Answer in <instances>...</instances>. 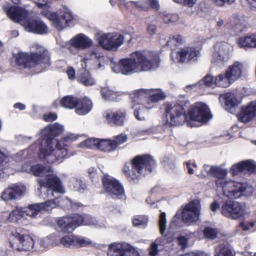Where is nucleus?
<instances>
[{
  "instance_id": "nucleus-1",
  "label": "nucleus",
  "mask_w": 256,
  "mask_h": 256,
  "mask_svg": "<svg viewBox=\"0 0 256 256\" xmlns=\"http://www.w3.org/2000/svg\"><path fill=\"white\" fill-rule=\"evenodd\" d=\"M64 130L62 125L55 123L48 126L42 130L41 139L31 146L32 148L38 143V156L42 160L52 164L56 162H61L69 156L66 146L72 141V136L64 137L60 141L54 139L62 132Z\"/></svg>"
},
{
  "instance_id": "nucleus-2",
  "label": "nucleus",
  "mask_w": 256,
  "mask_h": 256,
  "mask_svg": "<svg viewBox=\"0 0 256 256\" xmlns=\"http://www.w3.org/2000/svg\"><path fill=\"white\" fill-rule=\"evenodd\" d=\"M160 58L156 54L147 56L144 52L136 51L129 58L122 59L118 63L111 62L112 72L128 76L134 73L154 70L159 66Z\"/></svg>"
},
{
  "instance_id": "nucleus-3",
  "label": "nucleus",
  "mask_w": 256,
  "mask_h": 256,
  "mask_svg": "<svg viewBox=\"0 0 256 256\" xmlns=\"http://www.w3.org/2000/svg\"><path fill=\"white\" fill-rule=\"evenodd\" d=\"M227 174L226 170L218 166H213L212 176L218 178L216 182L218 186L222 188L224 194L230 199L238 198L242 194L247 196L252 192V188L246 183L226 181L224 177Z\"/></svg>"
},
{
  "instance_id": "nucleus-4",
  "label": "nucleus",
  "mask_w": 256,
  "mask_h": 256,
  "mask_svg": "<svg viewBox=\"0 0 256 256\" xmlns=\"http://www.w3.org/2000/svg\"><path fill=\"white\" fill-rule=\"evenodd\" d=\"M15 58L16 64L20 68H30L40 66L42 70L49 66L50 64L48 52L38 44L32 46L30 54L20 52Z\"/></svg>"
},
{
  "instance_id": "nucleus-5",
  "label": "nucleus",
  "mask_w": 256,
  "mask_h": 256,
  "mask_svg": "<svg viewBox=\"0 0 256 256\" xmlns=\"http://www.w3.org/2000/svg\"><path fill=\"white\" fill-rule=\"evenodd\" d=\"M6 14L12 21L20 23L28 32L40 34L48 33V26L40 20L30 18L29 12L22 8L10 6Z\"/></svg>"
},
{
  "instance_id": "nucleus-6",
  "label": "nucleus",
  "mask_w": 256,
  "mask_h": 256,
  "mask_svg": "<svg viewBox=\"0 0 256 256\" xmlns=\"http://www.w3.org/2000/svg\"><path fill=\"white\" fill-rule=\"evenodd\" d=\"M131 169L125 165L124 171L128 180H137L140 175H145L152 171L156 166L155 160L149 155L138 156L132 161Z\"/></svg>"
},
{
  "instance_id": "nucleus-7",
  "label": "nucleus",
  "mask_w": 256,
  "mask_h": 256,
  "mask_svg": "<svg viewBox=\"0 0 256 256\" xmlns=\"http://www.w3.org/2000/svg\"><path fill=\"white\" fill-rule=\"evenodd\" d=\"M59 204L57 198L48 200L44 202L36 203L28 206L26 208L16 207L9 214L8 220L16 222L18 220L25 216L36 218L41 210H49Z\"/></svg>"
},
{
  "instance_id": "nucleus-8",
  "label": "nucleus",
  "mask_w": 256,
  "mask_h": 256,
  "mask_svg": "<svg viewBox=\"0 0 256 256\" xmlns=\"http://www.w3.org/2000/svg\"><path fill=\"white\" fill-rule=\"evenodd\" d=\"M36 4L42 9V14L52 21L56 28L59 30L70 26L69 22L74 18L72 12L66 8H63V14H60L46 10L48 0H38Z\"/></svg>"
},
{
  "instance_id": "nucleus-9",
  "label": "nucleus",
  "mask_w": 256,
  "mask_h": 256,
  "mask_svg": "<svg viewBox=\"0 0 256 256\" xmlns=\"http://www.w3.org/2000/svg\"><path fill=\"white\" fill-rule=\"evenodd\" d=\"M165 112L168 121L172 126L182 124L186 121L188 118L184 108L176 102L166 104Z\"/></svg>"
},
{
  "instance_id": "nucleus-10",
  "label": "nucleus",
  "mask_w": 256,
  "mask_h": 256,
  "mask_svg": "<svg viewBox=\"0 0 256 256\" xmlns=\"http://www.w3.org/2000/svg\"><path fill=\"white\" fill-rule=\"evenodd\" d=\"M104 192L114 199H124L126 194L122 186L116 179L109 176L102 178Z\"/></svg>"
},
{
  "instance_id": "nucleus-11",
  "label": "nucleus",
  "mask_w": 256,
  "mask_h": 256,
  "mask_svg": "<svg viewBox=\"0 0 256 256\" xmlns=\"http://www.w3.org/2000/svg\"><path fill=\"white\" fill-rule=\"evenodd\" d=\"M40 187L38 190L40 193L41 190L43 188L48 194L49 192L52 194L54 192L60 194L65 192L64 188L62 186L60 180L55 174H47L46 178V181L41 179L38 180Z\"/></svg>"
},
{
  "instance_id": "nucleus-12",
  "label": "nucleus",
  "mask_w": 256,
  "mask_h": 256,
  "mask_svg": "<svg viewBox=\"0 0 256 256\" xmlns=\"http://www.w3.org/2000/svg\"><path fill=\"white\" fill-rule=\"evenodd\" d=\"M10 240L12 248L18 251L30 250L34 246V240L32 237L16 232L11 234Z\"/></svg>"
},
{
  "instance_id": "nucleus-13",
  "label": "nucleus",
  "mask_w": 256,
  "mask_h": 256,
  "mask_svg": "<svg viewBox=\"0 0 256 256\" xmlns=\"http://www.w3.org/2000/svg\"><path fill=\"white\" fill-rule=\"evenodd\" d=\"M222 214L226 217L238 219L244 214V208L240 202L232 200H225L221 204Z\"/></svg>"
},
{
  "instance_id": "nucleus-14",
  "label": "nucleus",
  "mask_w": 256,
  "mask_h": 256,
  "mask_svg": "<svg viewBox=\"0 0 256 256\" xmlns=\"http://www.w3.org/2000/svg\"><path fill=\"white\" fill-rule=\"evenodd\" d=\"M190 121L206 122L212 117L210 109L206 105L202 102L196 103L191 106L188 112Z\"/></svg>"
},
{
  "instance_id": "nucleus-15",
  "label": "nucleus",
  "mask_w": 256,
  "mask_h": 256,
  "mask_svg": "<svg viewBox=\"0 0 256 256\" xmlns=\"http://www.w3.org/2000/svg\"><path fill=\"white\" fill-rule=\"evenodd\" d=\"M124 41V37L120 34L112 33L101 36L98 38L99 44L104 48L116 51Z\"/></svg>"
},
{
  "instance_id": "nucleus-16",
  "label": "nucleus",
  "mask_w": 256,
  "mask_h": 256,
  "mask_svg": "<svg viewBox=\"0 0 256 256\" xmlns=\"http://www.w3.org/2000/svg\"><path fill=\"white\" fill-rule=\"evenodd\" d=\"M108 256H140L138 250L126 243H115L109 246Z\"/></svg>"
},
{
  "instance_id": "nucleus-17",
  "label": "nucleus",
  "mask_w": 256,
  "mask_h": 256,
  "mask_svg": "<svg viewBox=\"0 0 256 256\" xmlns=\"http://www.w3.org/2000/svg\"><path fill=\"white\" fill-rule=\"evenodd\" d=\"M230 47L226 42H220L215 44L212 54V62L220 66L230 58Z\"/></svg>"
},
{
  "instance_id": "nucleus-18",
  "label": "nucleus",
  "mask_w": 256,
  "mask_h": 256,
  "mask_svg": "<svg viewBox=\"0 0 256 256\" xmlns=\"http://www.w3.org/2000/svg\"><path fill=\"white\" fill-rule=\"evenodd\" d=\"M200 203L196 200L189 202L182 211V220L188 225L196 222L200 214Z\"/></svg>"
},
{
  "instance_id": "nucleus-19",
  "label": "nucleus",
  "mask_w": 256,
  "mask_h": 256,
  "mask_svg": "<svg viewBox=\"0 0 256 256\" xmlns=\"http://www.w3.org/2000/svg\"><path fill=\"white\" fill-rule=\"evenodd\" d=\"M106 121L112 125L122 126L126 120V113L124 110H108L104 114Z\"/></svg>"
},
{
  "instance_id": "nucleus-20",
  "label": "nucleus",
  "mask_w": 256,
  "mask_h": 256,
  "mask_svg": "<svg viewBox=\"0 0 256 256\" xmlns=\"http://www.w3.org/2000/svg\"><path fill=\"white\" fill-rule=\"evenodd\" d=\"M199 51L196 50L194 48L186 47L182 48L177 54L178 62H187L190 61H195L197 60Z\"/></svg>"
},
{
  "instance_id": "nucleus-21",
  "label": "nucleus",
  "mask_w": 256,
  "mask_h": 256,
  "mask_svg": "<svg viewBox=\"0 0 256 256\" xmlns=\"http://www.w3.org/2000/svg\"><path fill=\"white\" fill-rule=\"evenodd\" d=\"M24 191L25 188L23 186L12 184L2 192V198L4 200L17 199L21 196Z\"/></svg>"
},
{
  "instance_id": "nucleus-22",
  "label": "nucleus",
  "mask_w": 256,
  "mask_h": 256,
  "mask_svg": "<svg viewBox=\"0 0 256 256\" xmlns=\"http://www.w3.org/2000/svg\"><path fill=\"white\" fill-rule=\"evenodd\" d=\"M256 116V102H252L242 108L238 116V120L246 123L252 120Z\"/></svg>"
},
{
  "instance_id": "nucleus-23",
  "label": "nucleus",
  "mask_w": 256,
  "mask_h": 256,
  "mask_svg": "<svg viewBox=\"0 0 256 256\" xmlns=\"http://www.w3.org/2000/svg\"><path fill=\"white\" fill-rule=\"evenodd\" d=\"M71 46L77 49L84 50L90 47L92 44V40L86 35L79 34L70 40Z\"/></svg>"
},
{
  "instance_id": "nucleus-24",
  "label": "nucleus",
  "mask_w": 256,
  "mask_h": 256,
  "mask_svg": "<svg viewBox=\"0 0 256 256\" xmlns=\"http://www.w3.org/2000/svg\"><path fill=\"white\" fill-rule=\"evenodd\" d=\"M226 72L231 80L234 82L243 75L245 68L242 62L236 61L230 66Z\"/></svg>"
},
{
  "instance_id": "nucleus-25",
  "label": "nucleus",
  "mask_w": 256,
  "mask_h": 256,
  "mask_svg": "<svg viewBox=\"0 0 256 256\" xmlns=\"http://www.w3.org/2000/svg\"><path fill=\"white\" fill-rule=\"evenodd\" d=\"M149 89L142 88L134 92L132 98L133 102L141 106H146L149 104Z\"/></svg>"
},
{
  "instance_id": "nucleus-26",
  "label": "nucleus",
  "mask_w": 256,
  "mask_h": 256,
  "mask_svg": "<svg viewBox=\"0 0 256 256\" xmlns=\"http://www.w3.org/2000/svg\"><path fill=\"white\" fill-rule=\"evenodd\" d=\"M254 168V166L252 161L246 160L234 164L230 172L233 176L237 175L239 172L245 171L252 172Z\"/></svg>"
},
{
  "instance_id": "nucleus-27",
  "label": "nucleus",
  "mask_w": 256,
  "mask_h": 256,
  "mask_svg": "<svg viewBox=\"0 0 256 256\" xmlns=\"http://www.w3.org/2000/svg\"><path fill=\"white\" fill-rule=\"evenodd\" d=\"M135 6L140 10L146 11L151 7L154 8L158 9L160 6L158 0H140V1H131Z\"/></svg>"
},
{
  "instance_id": "nucleus-28",
  "label": "nucleus",
  "mask_w": 256,
  "mask_h": 256,
  "mask_svg": "<svg viewBox=\"0 0 256 256\" xmlns=\"http://www.w3.org/2000/svg\"><path fill=\"white\" fill-rule=\"evenodd\" d=\"M77 78L82 84L85 86H92L95 84V80L89 72L83 68L78 72Z\"/></svg>"
},
{
  "instance_id": "nucleus-29",
  "label": "nucleus",
  "mask_w": 256,
  "mask_h": 256,
  "mask_svg": "<svg viewBox=\"0 0 256 256\" xmlns=\"http://www.w3.org/2000/svg\"><path fill=\"white\" fill-rule=\"evenodd\" d=\"M79 102L76 109V112L79 115H84L88 114L92 108V102L87 98H78Z\"/></svg>"
},
{
  "instance_id": "nucleus-30",
  "label": "nucleus",
  "mask_w": 256,
  "mask_h": 256,
  "mask_svg": "<svg viewBox=\"0 0 256 256\" xmlns=\"http://www.w3.org/2000/svg\"><path fill=\"white\" fill-rule=\"evenodd\" d=\"M57 224L60 230L64 232H72L74 230L75 225L72 224L70 216L60 218Z\"/></svg>"
},
{
  "instance_id": "nucleus-31",
  "label": "nucleus",
  "mask_w": 256,
  "mask_h": 256,
  "mask_svg": "<svg viewBox=\"0 0 256 256\" xmlns=\"http://www.w3.org/2000/svg\"><path fill=\"white\" fill-rule=\"evenodd\" d=\"M240 46L245 48H256V34L240 38L238 40Z\"/></svg>"
},
{
  "instance_id": "nucleus-32",
  "label": "nucleus",
  "mask_w": 256,
  "mask_h": 256,
  "mask_svg": "<svg viewBox=\"0 0 256 256\" xmlns=\"http://www.w3.org/2000/svg\"><path fill=\"white\" fill-rule=\"evenodd\" d=\"M149 104L150 103L157 102L160 100H164L166 98V93L160 89H149Z\"/></svg>"
},
{
  "instance_id": "nucleus-33",
  "label": "nucleus",
  "mask_w": 256,
  "mask_h": 256,
  "mask_svg": "<svg viewBox=\"0 0 256 256\" xmlns=\"http://www.w3.org/2000/svg\"><path fill=\"white\" fill-rule=\"evenodd\" d=\"M234 82L231 80L226 72L224 74H220L215 78L216 86L227 88Z\"/></svg>"
},
{
  "instance_id": "nucleus-34",
  "label": "nucleus",
  "mask_w": 256,
  "mask_h": 256,
  "mask_svg": "<svg viewBox=\"0 0 256 256\" xmlns=\"http://www.w3.org/2000/svg\"><path fill=\"white\" fill-rule=\"evenodd\" d=\"M78 102V98L72 96H65L60 101L62 106L70 109L76 108Z\"/></svg>"
},
{
  "instance_id": "nucleus-35",
  "label": "nucleus",
  "mask_w": 256,
  "mask_h": 256,
  "mask_svg": "<svg viewBox=\"0 0 256 256\" xmlns=\"http://www.w3.org/2000/svg\"><path fill=\"white\" fill-rule=\"evenodd\" d=\"M51 171L52 168L50 166L46 167L41 164H37L31 166L28 172H32L36 176H42Z\"/></svg>"
},
{
  "instance_id": "nucleus-36",
  "label": "nucleus",
  "mask_w": 256,
  "mask_h": 256,
  "mask_svg": "<svg viewBox=\"0 0 256 256\" xmlns=\"http://www.w3.org/2000/svg\"><path fill=\"white\" fill-rule=\"evenodd\" d=\"M214 256H234L231 248L227 244H222L216 246Z\"/></svg>"
},
{
  "instance_id": "nucleus-37",
  "label": "nucleus",
  "mask_w": 256,
  "mask_h": 256,
  "mask_svg": "<svg viewBox=\"0 0 256 256\" xmlns=\"http://www.w3.org/2000/svg\"><path fill=\"white\" fill-rule=\"evenodd\" d=\"M225 100V104L226 108L232 112L234 109V107L238 104V101L236 100L234 94L232 93H227L224 95Z\"/></svg>"
},
{
  "instance_id": "nucleus-38",
  "label": "nucleus",
  "mask_w": 256,
  "mask_h": 256,
  "mask_svg": "<svg viewBox=\"0 0 256 256\" xmlns=\"http://www.w3.org/2000/svg\"><path fill=\"white\" fill-rule=\"evenodd\" d=\"M116 148V144H113L112 141L110 140H99L98 149L102 151L110 152Z\"/></svg>"
},
{
  "instance_id": "nucleus-39",
  "label": "nucleus",
  "mask_w": 256,
  "mask_h": 256,
  "mask_svg": "<svg viewBox=\"0 0 256 256\" xmlns=\"http://www.w3.org/2000/svg\"><path fill=\"white\" fill-rule=\"evenodd\" d=\"M151 108V106L148 107L146 106H140L139 108H136L134 111L135 117L139 120H144L148 114V110Z\"/></svg>"
},
{
  "instance_id": "nucleus-40",
  "label": "nucleus",
  "mask_w": 256,
  "mask_h": 256,
  "mask_svg": "<svg viewBox=\"0 0 256 256\" xmlns=\"http://www.w3.org/2000/svg\"><path fill=\"white\" fill-rule=\"evenodd\" d=\"M70 186L75 191H80L86 188V184L77 178H72L69 182Z\"/></svg>"
},
{
  "instance_id": "nucleus-41",
  "label": "nucleus",
  "mask_w": 256,
  "mask_h": 256,
  "mask_svg": "<svg viewBox=\"0 0 256 256\" xmlns=\"http://www.w3.org/2000/svg\"><path fill=\"white\" fill-rule=\"evenodd\" d=\"M99 139L89 138L80 144V146L88 148H98Z\"/></svg>"
},
{
  "instance_id": "nucleus-42",
  "label": "nucleus",
  "mask_w": 256,
  "mask_h": 256,
  "mask_svg": "<svg viewBox=\"0 0 256 256\" xmlns=\"http://www.w3.org/2000/svg\"><path fill=\"white\" fill-rule=\"evenodd\" d=\"M148 222V218L144 216H136L132 220V223L134 226H140L142 228H146Z\"/></svg>"
},
{
  "instance_id": "nucleus-43",
  "label": "nucleus",
  "mask_w": 256,
  "mask_h": 256,
  "mask_svg": "<svg viewBox=\"0 0 256 256\" xmlns=\"http://www.w3.org/2000/svg\"><path fill=\"white\" fill-rule=\"evenodd\" d=\"M100 92L102 98L106 100H114L116 98V93L107 88H102Z\"/></svg>"
},
{
  "instance_id": "nucleus-44",
  "label": "nucleus",
  "mask_w": 256,
  "mask_h": 256,
  "mask_svg": "<svg viewBox=\"0 0 256 256\" xmlns=\"http://www.w3.org/2000/svg\"><path fill=\"white\" fill-rule=\"evenodd\" d=\"M75 236H66L60 239V243L66 248H74Z\"/></svg>"
},
{
  "instance_id": "nucleus-45",
  "label": "nucleus",
  "mask_w": 256,
  "mask_h": 256,
  "mask_svg": "<svg viewBox=\"0 0 256 256\" xmlns=\"http://www.w3.org/2000/svg\"><path fill=\"white\" fill-rule=\"evenodd\" d=\"M200 84H204L206 87L214 88L216 87L215 78H214L212 75L208 74L200 81Z\"/></svg>"
},
{
  "instance_id": "nucleus-46",
  "label": "nucleus",
  "mask_w": 256,
  "mask_h": 256,
  "mask_svg": "<svg viewBox=\"0 0 256 256\" xmlns=\"http://www.w3.org/2000/svg\"><path fill=\"white\" fill-rule=\"evenodd\" d=\"M184 42V40L182 36L176 35L172 36V38H170V40L167 42L166 44L168 46L172 48L173 46H178L182 44Z\"/></svg>"
},
{
  "instance_id": "nucleus-47",
  "label": "nucleus",
  "mask_w": 256,
  "mask_h": 256,
  "mask_svg": "<svg viewBox=\"0 0 256 256\" xmlns=\"http://www.w3.org/2000/svg\"><path fill=\"white\" fill-rule=\"evenodd\" d=\"M162 18L165 23L172 24L178 21L179 17L176 14H164Z\"/></svg>"
},
{
  "instance_id": "nucleus-48",
  "label": "nucleus",
  "mask_w": 256,
  "mask_h": 256,
  "mask_svg": "<svg viewBox=\"0 0 256 256\" xmlns=\"http://www.w3.org/2000/svg\"><path fill=\"white\" fill-rule=\"evenodd\" d=\"M74 247H82L91 244V241L86 238L75 236Z\"/></svg>"
},
{
  "instance_id": "nucleus-49",
  "label": "nucleus",
  "mask_w": 256,
  "mask_h": 256,
  "mask_svg": "<svg viewBox=\"0 0 256 256\" xmlns=\"http://www.w3.org/2000/svg\"><path fill=\"white\" fill-rule=\"evenodd\" d=\"M56 240V236L54 234H50L42 239L40 241V245L43 247H48L52 244Z\"/></svg>"
},
{
  "instance_id": "nucleus-50",
  "label": "nucleus",
  "mask_w": 256,
  "mask_h": 256,
  "mask_svg": "<svg viewBox=\"0 0 256 256\" xmlns=\"http://www.w3.org/2000/svg\"><path fill=\"white\" fill-rule=\"evenodd\" d=\"M166 214L165 212H162L159 218V227L160 232L162 235H164L166 227Z\"/></svg>"
},
{
  "instance_id": "nucleus-51",
  "label": "nucleus",
  "mask_w": 256,
  "mask_h": 256,
  "mask_svg": "<svg viewBox=\"0 0 256 256\" xmlns=\"http://www.w3.org/2000/svg\"><path fill=\"white\" fill-rule=\"evenodd\" d=\"M70 217L72 224L75 225L74 229L80 225L84 224V216H83L79 214H74L72 216Z\"/></svg>"
},
{
  "instance_id": "nucleus-52",
  "label": "nucleus",
  "mask_w": 256,
  "mask_h": 256,
  "mask_svg": "<svg viewBox=\"0 0 256 256\" xmlns=\"http://www.w3.org/2000/svg\"><path fill=\"white\" fill-rule=\"evenodd\" d=\"M204 236L208 238L214 240L217 236V232L216 230L206 227L204 230Z\"/></svg>"
},
{
  "instance_id": "nucleus-53",
  "label": "nucleus",
  "mask_w": 256,
  "mask_h": 256,
  "mask_svg": "<svg viewBox=\"0 0 256 256\" xmlns=\"http://www.w3.org/2000/svg\"><path fill=\"white\" fill-rule=\"evenodd\" d=\"M213 166L204 164L203 166L202 169L201 170L200 173L198 174V176L202 178H206L208 175L212 174Z\"/></svg>"
},
{
  "instance_id": "nucleus-54",
  "label": "nucleus",
  "mask_w": 256,
  "mask_h": 256,
  "mask_svg": "<svg viewBox=\"0 0 256 256\" xmlns=\"http://www.w3.org/2000/svg\"><path fill=\"white\" fill-rule=\"evenodd\" d=\"M128 140L127 136L126 134H121L119 135L116 136L112 141L113 144H116V147L118 145L124 144Z\"/></svg>"
},
{
  "instance_id": "nucleus-55",
  "label": "nucleus",
  "mask_w": 256,
  "mask_h": 256,
  "mask_svg": "<svg viewBox=\"0 0 256 256\" xmlns=\"http://www.w3.org/2000/svg\"><path fill=\"white\" fill-rule=\"evenodd\" d=\"M66 204H68V209L76 210L78 208L81 207L82 204L80 202H74L70 198H66Z\"/></svg>"
},
{
  "instance_id": "nucleus-56",
  "label": "nucleus",
  "mask_w": 256,
  "mask_h": 256,
  "mask_svg": "<svg viewBox=\"0 0 256 256\" xmlns=\"http://www.w3.org/2000/svg\"><path fill=\"white\" fill-rule=\"evenodd\" d=\"M96 224H97V221L94 218L90 215L84 216V225L92 226Z\"/></svg>"
},
{
  "instance_id": "nucleus-57",
  "label": "nucleus",
  "mask_w": 256,
  "mask_h": 256,
  "mask_svg": "<svg viewBox=\"0 0 256 256\" xmlns=\"http://www.w3.org/2000/svg\"><path fill=\"white\" fill-rule=\"evenodd\" d=\"M212 2L216 6H222L224 4H231L235 0H212Z\"/></svg>"
},
{
  "instance_id": "nucleus-58",
  "label": "nucleus",
  "mask_w": 256,
  "mask_h": 256,
  "mask_svg": "<svg viewBox=\"0 0 256 256\" xmlns=\"http://www.w3.org/2000/svg\"><path fill=\"white\" fill-rule=\"evenodd\" d=\"M158 246L155 242H152L150 246L149 254L150 256H156L158 254Z\"/></svg>"
},
{
  "instance_id": "nucleus-59",
  "label": "nucleus",
  "mask_w": 256,
  "mask_h": 256,
  "mask_svg": "<svg viewBox=\"0 0 256 256\" xmlns=\"http://www.w3.org/2000/svg\"><path fill=\"white\" fill-rule=\"evenodd\" d=\"M178 244L184 249L188 244V239L184 236H180L178 238Z\"/></svg>"
},
{
  "instance_id": "nucleus-60",
  "label": "nucleus",
  "mask_w": 256,
  "mask_h": 256,
  "mask_svg": "<svg viewBox=\"0 0 256 256\" xmlns=\"http://www.w3.org/2000/svg\"><path fill=\"white\" fill-rule=\"evenodd\" d=\"M57 118V115L54 113H50L44 116V119L46 122H52L56 120Z\"/></svg>"
},
{
  "instance_id": "nucleus-61",
  "label": "nucleus",
  "mask_w": 256,
  "mask_h": 256,
  "mask_svg": "<svg viewBox=\"0 0 256 256\" xmlns=\"http://www.w3.org/2000/svg\"><path fill=\"white\" fill-rule=\"evenodd\" d=\"M147 30L150 35H154L156 32V26L154 24H150L148 26Z\"/></svg>"
},
{
  "instance_id": "nucleus-62",
  "label": "nucleus",
  "mask_w": 256,
  "mask_h": 256,
  "mask_svg": "<svg viewBox=\"0 0 256 256\" xmlns=\"http://www.w3.org/2000/svg\"><path fill=\"white\" fill-rule=\"evenodd\" d=\"M2 163L0 164V178H4L8 176V169H4Z\"/></svg>"
},
{
  "instance_id": "nucleus-63",
  "label": "nucleus",
  "mask_w": 256,
  "mask_h": 256,
  "mask_svg": "<svg viewBox=\"0 0 256 256\" xmlns=\"http://www.w3.org/2000/svg\"><path fill=\"white\" fill-rule=\"evenodd\" d=\"M68 77L70 80H73L75 78V70L72 67H68L66 70Z\"/></svg>"
},
{
  "instance_id": "nucleus-64",
  "label": "nucleus",
  "mask_w": 256,
  "mask_h": 256,
  "mask_svg": "<svg viewBox=\"0 0 256 256\" xmlns=\"http://www.w3.org/2000/svg\"><path fill=\"white\" fill-rule=\"evenodd\" d=\"M220 208V204L216 201H214L210 205V208L213 212H215Z\"/></svg>"
}]
</instances>
